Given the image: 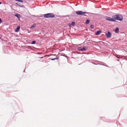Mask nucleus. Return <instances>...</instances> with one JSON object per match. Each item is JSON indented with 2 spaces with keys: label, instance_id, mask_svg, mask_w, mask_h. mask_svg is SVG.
I'll return each instance as SVG.
<instances>
[{
  "label": "nucleus",
  "instance_id": "nucleus-1",
  "mask_svg": "<svg viewBox=\"0 0 127 127\" xmlns=\"http://www.w3.org/2000/svg\"><path fill=\"white\" fill-rule=\"evenodd\" d=\"M113 17L114 19V20H117L119 21H122L123 19V17L121 15H113Z\"/></svg>",
  "mask_w": 127,
  "mask_h": 127
},
{
  "label": "nucleus",
  "instance_id": "nucleus-2",
  "mask_svg": "<svg viewBox=\"0 0 127 127\" xmlns=\"http://www.w3.org/2000/svg\"><path fill=\"white\" fill-rule=\"evenodd\" d=\"M44 17L45 18H53L55 17L54 15L52 13H48L44 15Z\"/></svg>",
  "mask_w": 127,
  "mask_h": 127
},
{
  "label": "nucleus",
  "instance_id": "nucleus-3",
  "mask_svg": "<svg viewBox=\"0 0 127 127\" xmlns=\"http://www.w3.org/2000/svg\"><path fill=\"white\" fill-rule=\"evenodd\" d=\"M76 13L78 15H85L84 14L86 13V12H83L81 11H76Z\"/></svg>",
  "mask_w": 127,
  "mask_h": 127
},
{
  "label": "nucleus",
  "instance_id": "nucleus-4",
  "mask_svg": "<svg viewBox=\"0 0 127 127\" xmlns=\"http://www.w3.org/2000/svg\"><path fill=\"white\" fill-rule=\"evenodd\" d=\"M113 17V16H112V18L108 17H106V20L109 21H111L113 22L115 21V20H114V19H113L114 18Z\"/></svg>",
  "mask_w": 127,
  "mask_h": 127
},
{
  "label": "nucleus",
  "instance_id": "nucleus-5",
  "mask_svg": "<svg viewBox=\"0 0 127 127\" xmlns=\"http://www.w3.org/2000/svg\"><path fill=\"white\" fill-rule=\"evenodd\" d=\"M106 35L107 37L110 38L111 37V34L109 32H108L107 33H106Z\"/></svg>",
  "mask_w": 127,
  "mask_h": 127
},
{
  "label": "nucleus",
  "instance_id": "nucleus-6",
  "mask_svg": "<svg viewBox=\"0 0 127 127\" xmlns=\"http://www.w3.org/2000/svg\"><path fill=\"white\" fill-rule=\"evenodd\" d=\"M20 28V27L19 26H18L17 27V28L15 30V32H18L19 31Z\"/></svg>",
  "mask_w": 127,
  "mask_h": 127
},
{
  "label": "nucleus",
  "instance_id": "nucleus-7",
  "mask_svg": "<svg viewBox=\"0 0 127 127\" xmlns=\"http://www.w3.org/2000/svg\"><path fill=\"white\" fill-rule=\"evenodd\" d=\"M87 49V48H86L85 47L81 48V49H79V50L81 51H84L86 50Z\"/></svg>",
  "mask_w": 127,
  "mask_h": 127
},
{
  "label": "nucleus",
  "instance_id": "nucleus-8",
  "mask_svg": "<svg viewBox=\"0 0 127 127\" xmlns=\"http://www.w3.org/2000/svg\"><path fill=\"white\" fill-rule=\"evenodd\" d=\"M16 4L17 5L19 6L20 7H24V5H20V3H16Z\"/></svg>",
  "mask_w": 127,
  "mask_h": 127
},
{
  "label": "nucleus",
  "instance_id": "nucleus-9",
  "mask_svg": "<svg viewBox=\"0 0 127 127\" xmlns=\"http://www.w3.org/2000/svg\"><path fill=\"white\" fill-rule=\"evenodd\" d=\"M101 32V31L100 30L98 31H97V32L95 33V34L96 35H98L99 33H100Z\"/></svg>",
  "mask_w": 127,
  "mask_h": 127
},
{
  "label": "nucleus",
  "instance_id": "nucleus-10",
  "mask_svg": "<svg viewBox=\"0 0 127 127\" xmlns=\"http://www.w3.org/2000/svg\"><path fill=\"white\" fill-rule=\"evenodd\" d=\"M36 26V24H34L33 25L31 26V28H33L35 27Z\"/></svg>",
  "mask_w": 127,
  "mask_h": 127
},
{
  "label": "nucleus",
  "instance_id": "nucleus-11",
  "mask_svg": "<svg viewBox=\"0 0 127 127\" xmlns=\"http://www.w3.org/2000/svg\"><path fill=\"white\" fill-rule=\"evenodd\" d=\"M119 28H116L115 29V32L116 33H118L119 32Z\"/></svg>",
  "mask_w": 127,
  "mask_h": 127
},
{
  "label": "nucleus",
  "instance_id": "nucleus-12",
  "mask_svg": "<svg viewBox=\"0 0 127 127\" xmlns=\"http://www.w3.org/2000/svg\"><path fill=\"white\" fill-rule=\"evenodd\" d=\"M89 22L90 20H87L85 22V24H88L89 23Z\"/></svg>",
  "mask_w": 127,
  "mask_h": 127
},
{
  "label": "nucleus",
  "instance_id": "nucleus-13",
  "mask_svg": "<svg viewBox=\"0 0 127 127\" xmlns=\"http://www.w3.org/2000/svg\"><path fill=\"white\" fill-rule=\"evenodd\" d=\"M15 16L17 17L18 18H19V17L20 16V15L19 14H16L15 15Z\"/></svg>",
  "mask_w": 127,
  "mask_h": 127
},
{
  "label": "nucleus",
  "instance_id": "nucleus-14",
  "mask_svg": "<svg viewBox=\"0 0 127 127\" xmlns=\"http://www.w3.org/2000/svg\"><path fill=\"white\" fill-rule=\"evenodd\" d=\"M75 24V22H72V23L71 24V25L72 26H74Z\"/></svg>",
  "mask_w": 127,
  "mask_h": 127
},
{
  "label": "nucleus",
  "instance_id": "nucleus-15",
  "mask_svg": "<svg viewBox=\"0 0 127 127\" xmlns=\"http://www.w3.org/2000/svg\"><path fill=\"white\" fill-rule=\"evenodd\" d=\"M36 43V42L35 41H33L32 43V44H34Z\"/></svg>",
  "mask_w": 127,
  "mask_h": 127
},
{
  "label": "nucleus",
  "instance_id": "nucleus-16",
  "mask_svg": "<svg viewBox=\"0 0 127 127\" xmlns=\"http://www.w3.org/2000/svg\"><path fill=\"white\" fill-rule=\"evenodd\" d=\"M58 59V58H54V59H51V60H56V59Z\"/></svg>",
  "mask_w": 127,
  "mask_h": 127
},
{
  "label": "nucleus",
  "instance_id": "nucleus-17",
  "mask_svg": "<svg viewBox=\"0 0 127 127\" xmlns=\"http://www.w3.org/2000/svg\"><path fill=\"white\" fill-rule=\"evenodd\" d=\"M91 28H94V26L93 25H91Z\"/></svg>",
  "mask_w": 127,
  "mask_h": 127
},
{
  "label": "nucleus",
  "instance_id": "nucleus-18",
  "mask_svg": "<svg viewBox=\"0 0 127 127\" xmlns=\"http://www.w3.org/2000/svg\"><path fill=\"white\" fill-rule=\"evenodd\" d=\"M2 22L1 19L0 18V23H1Z\"/></svg>",
  "mask_w": 127,
  "mask_h": 127
},
{
  "label": "nucleus",
  "instance_id": "nucleus-19",
  "mask_svg": "<svg viewBox=\"0 0 127 127\" xmlns=\"http://www.w3.org/2000/svg\"><path fill=\"white\" fill-rule=\"evenodd\" d=\"M1 3V2H0V4Z\"/></svg>",
  "mask_w": 127,
  "mask_h": 127
},
{
  "label": "nucleus",
  "instance_id": "nucleus-20",
  "mask_svg": "<svg viewBox=\"0 0 127 127\" xmlns=\"http://www.w3.org/2000/svg\"><path fill=\"white\" fill-rule=\"evenodd\" d=\"M41 58H43V57H41Z\"/></svg>",
  "mask_w": 127,
  "mask_h": 127
}]
</instances>
